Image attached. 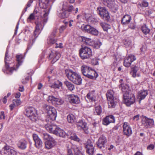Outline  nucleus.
<instances>
[{"label": "nucleus", "mask_w": 155, "mask_h": 155, "mask_svg": "<svg viewBox=\"0 0 155 155\" xmlns=\"http://www.w3.org/2000/svg\"><path fill=\"white\" fill-rule=\"evenodd\" d=\"M67 27L66 25H62L59 28V32L60 33H62L65 29Z\"/></svg>", "instance_id": "nucleus-55"}, {"label": "nucleus", "mask_w": 155, "mask_h": 155, "mask_svg": "<svg viewBox=\"0 0 155 155\" xmlns=\"http://www.w3.org/2000/svg\"><path fill=\"white\" fill-rule=\"evenodd\" d=\"M64 84L67 87L68 89L71 91L73 90L74 89V85L68 81H64Z\"/></svg>", "instance_id": "nucleus-38"}, {"label": "nucleus", "mask_w": 155, "mask_h": 155, "mask_svg": "<svg viewBox=\"0 0 155 155\" xmlns=\"http://www.w3.org/2000/svg\"><path fill=\"white\" fill-rule=\"evenodd\" d=\"M131 17L130 15H124L121 20V23L124 25L129 24L130 21Z\"/></svg>", "instance_id": "nucleus-30"}, {"label": "nucleus", "mask_w": 155, "mask_h": 155, "mask_svg": "<svg viewBox=\"0 0 155 155\" xmlns=\"http://www.w3.org/2000/svg\"><path fill=\"white\" fill-rule=\"evenodd\" d=\"M123 133L127 136H130L132 134V131L130 127L127 123H124L123 125Z\"/></svg>", "instance_id": "nucleus-19"}, {"label": "nucleus", "mask_w": 155, "mask_h": 155, "mask_svg": "<svg viewBox=\"0 0 155 155\" xmlns=\"http://www.w3.org/2000/svg\"><path fill=\"white\" fill-rule=\"evenodd\" d=\"M45 127L46 129L49 132L61 137L65 138L69 136L71 134V131H68L67 133H66L63 130L56 125H52L51 124H46Z\"/></svg>", "instance_id": "nucleus-3"}, {"label": "nucleus", "mask_w": 155, "mask_h": 155, "mask_svg": "<svg viewBox=\"0 0 155 155\" xmlns=\"http://www.w3.org/2000/svg\"><path fill=\"white\" fill-rule=\"evenodd\" d=\"M98 33L99 32L98 31L92 26L91 27L89 33V34L95 36H97Z\"/></svg>", "instance_id": "nucleus-41"}, {"label": "nucleus", "mask_w": 155, "mask_h": 155, "mask_svg": "<svg viewBox=\"0 0 155 155\" xmlns=\"http://www.w3.org/2000/svg\"><path fill=\"white\" fill-rule=\"evenodd\" d=\"M67 119L69 123H72L74 122L75 120V118L74 115L72 114H70L68 115Z\"/></svg>", "instance_id": "nucleus-44"}, {"label": "nucleus", "mask_w": 155, "mask_h": 155, "mask_svg": "<svg viewBox=\"0 0 155 155\" xmlns=\"http://www.w3.org/2000/svg\"><path fill=\"white\" fill-rule=\"evenodd\" d=\"M107 142V140L105 137H100L96 143L97 147L101 149L104 148Z\"/></svg>", "instance_id": "nucleus-18"}, {"label": "nucleus", "mask_w": 155, "mask_h": 155, "mask_svg": "<svg viewBox=\"0 0 155 155\" xmlns=\"http://www.w3.org/2000/svg\"><path fill=\"white\" fill-rule=\"evenodd\" d=\"M147 94L148 93L147 91H140L139 92L138 94V98L140 101L141 100L145 98Z\"/></svg>", "instance_id": "nucleus-33"}, {"label": "nucleus", "mask_w": 155, "mask_h": 155, "mask_svg": "<svg viewBox=\"0 0 155 155\" xmlns=\"http://www.w3.org/2000/svg\"><path fill=\"white\" fill-rule=\"evenodd\" d=\"M68 99L69 102L71 103L78 104L80 102V99L77 95H70L68 97Z\"/></svg>", "instance_id": "nucleus-25"}, {"label": "nucleus", "mask_w": 155, "mask_h": 155, "mask_svg": "<svg viewBox=\"0 0 155 155\" xmlns=\"http://www.w3.org/2000/svg\"><path fill=\"white\" fill-rule=\"evenodd\" d=\"M42 11L43 12V16H42V21H38L35 22V29L34 32V35L31 39L33 42H34L35 39L40 33L41 31L43 29L44 25L47 22L48 20L49 10L46 9H43Z\"/></svg>", "instance_id": "nucleus-2"}, {"label": "nucleus", "mask_w": 155, "mask_h": 155, "mask_svg": "<svg viewBox=\"0 0 155 155\" xmlns=\"http://www.w3.org/2000/svg\"><path fill=\"white\" fill-rule=\"evenodd\" d=\"M74 145H72L71 143H70L67 144V147L68 150L67 155H74L72 149H73V146Z\"/></svg>", "instance_id": "nucleus-37"}, {"label": "nucleus", "mask_w": 155, "mask_h": 155, "mask_svg": "<svg viewBox=\"0 0 155 155\" xmlns=\"http://www.w3.org/2000/svg\"><path fill=\"white\" fill-rule=\"evenodd\" d=\"M144 120H143L142 124L146 128H151L153 127L154 125V122L153 119H149L146 117H144Z\"/></svg>", "instance_id": "nucleus-17"}, {"label": "nucleus", "mask_w": 155, "mask_h": 155, "mask_svg": "<svg viewBox=\"0 0 155 155\" xmlns=\"http://www.w3.org/2000/svg\"><path fill=\"white\" fill-rule=\"evenodd\" d=\"M86 97L87 98L91 101L94 102L96 101V94L94 91L89 92L87 94Z\"/></svg>", "instance_id": "nucleus-31"}, {"label": "nucleus", "mask_w": 155, "mask_h": 155, "mask_svg": "<svg viewBox=\"0 0 155 155\" xmlns=\"http://www.w3.org/2000/svg\"><path fill=\"white\" fill-rule=\"evenodd\" d=\"M76 125L79 130L84 131L85 133L87 134L89 131L87 123L82 120H80L77 123Z\"/></svg>", "instance_id": "nucleus-13"}, {"label": "nucleus", "mask_w": 155, "mask_h": 155, "mask_svg": "<svg viewBox=\"0 0 155 155\" xmlns=\"http://www.w3.org/2000/svg\"><path fill=\"white\" fill-rule=\"evenodd\" d=\"M119 87L121 88L123 94H130L128 85L121 83L120 84Z\"/></svg>", "instance_id": "nucleus-29"}, {"label": "nucleus", "mask_w": 155, "mask_h": 155, "mask_svg": "<svg viewBox=\"0 0 155 155\" xmlns=\"http://www.w3.org/2000/svg\"><path fill=\"white\" fill-rule=\"evenodd\" d=\"M56 41V40L54 37L50 36L47 40V43L48 44L52 45L54 44Z\"/></svg>", "instance_id": "nucleus-47"}, {"label": "nucleus", "mask_w": 155, "mask_h": 155, "mask_svg": "<svg viewBox=\"0 0 155 155\" xmlns=\"http://www.w3.org/2000/svg\"><path fill=\"white\" fill-rule=\"evenodd\" d=\"M24 113L27 116L33 121H35L38 119V115L37 110L33 107L26 108Z\"/></svg>", "instance_id": "nucleus-7"}, {"label": "nucleus", "mask_w": 155, "mask_h": 155, "mask_svg": "<svg viewBox=\"0 0 155 155\" xmlns=\"http://www.w3.org/2000/svg\"><path fill=\"white\" fill-rule=\"evenodd\" d=\"M56 99L55 100V102L54 103V105H60L63 104L64 101L61 98L58 97H56Z\"/></svg>", "instance_id": "nucleus-53"}, {"label": "nucleus", "mask_w": 155, "mask_h": 155, "mask_svg": "<svg viewBox=\"0 0 155 155\" xmlns=\"http://www.w3.org/2000/svg\"><path fill=\"white\" fill-rule=\"evenodd\" d=\"M124 44L126 47H130L131 46V42L130 41H125L124 42Z\"/></svg>", "instance_id": "nucleus-60"}, {"label": "nucleus", "mask_w": 155, "mask_h": 155, "mask_svg": "<svg viewBox=\"0 0 155 155\" xmlns=\"http://www.w3.org/2000/svg\"><path fill=\"white\" fill-rule=\"evenodd\" d=\"M45 107L48 115L46 117V120L51 122V121L55 120L57 115L56 109L53 107L49 105H45Z\"/></svg>", "instance_id": "nucleus-6"}, {"label": "nucleus", "mask_w": 155, "mask_h": 155, "mask_svg": "<svg viewBox=\"0 0 155 155\" xmlns=\"http://www.w3.org/2000/svg\"><path fill=\"white\" fill-rule=\"evenodd\" d=\"M97 10L101 18L106 21L109 20L110 18L109 14L105 7H98L97 8Z\"/></svg>", "instance_id": "nucleus-11"}, {"label": "nucleus", "mask_w": 155, "mask_h": 155, "mask_svg": "<svg viewBox=\"0 0 155 155\" xmlns=\"http://www.w3.org/2000/svg\"><path fill=\"white\" fill-rule=\"evenodd\" d=\"M138 70V67L135 66L134 68L131 72L132 76L133 77L135 78L136 77H139L140 76V74L137 72Z\"/></svg>", "instance_id": "nucleus-36"}, {"label": "nucleus", "mask_w": 155, "mask_h": 155, "mask_svg": "<svg viewBox=\"0 0 155 155\" xmlns=\"http://www.w3.org/2000/svg\"><path fill=\"white\" fill-rule=\"evenodd\" d=\"M4 153L8 155H17V153L13 149L9 148V146H5L3 148Z\"/></svg>", "instance_id": "nucleus-26"}, {"label": "nucleus", "mask_w": 155, "mask_h": 155, "mask_svg": "<svg viewBox=\"0 0 155 155\" xmlns=\"http://www.w3.org/2000/svg\"><path fill=\"white\" fill-rule=\"evenodd\" d=\"M57 14L59 17L64 18L68 17L69 16V13H68L66 9H64L63 5L62 9L58 11Z\"/></svg>", "instance_id": "nucleus-24"}, {"label": "nucleus", "mask_w": 155, "mask_h": 155, "mask_svg": "<svg viewBox=\"0 0 155 155\" xmlns=\"http://www.w3.org/2000/svg\"><path fill=\"white\" fill-rule=\"evenodd\" d=\"M124 102L127 106H129L133 104L135 99L134 95L131 93L123 94Z\"/></svg>", "instance_id": "nucleus-10"}, {"label": "nucleus", "mask_w": 155, "mask_h": 155, "mask_svg": "<svg viewBox=\"0 0 155 155\" xmlns=\"http://www.w3.org/2000/svg\"><path fill=\"white\" fill-rule=\"evenodd\" d=\"M53 0H39V5L41 8H42L41 11L39 12L36 9H35L33 13L36 17L41 16L42 15L43 16V12L42 11L43 9H46L49 10V13L50 8H47L48 6L51 5L53 3Z\"/></svg>", "instance_id": "nucleus-5"}, {"label": "nucleus", "mask_w": 155, "mask_h": 155, "mask_svg": "<svg viewBox=\"0 0 155 155\" xmlns=\"http://www.w3.org/2000/svg\"><path fill=\"white\" fill-rule=\"evenodd\" d=\"M56 99V97H54L53 95H51L48 97L47 98V100L49 103H51L53 104H54L55 101V100Z\"/></svg>", "instance_id": "nucleus-46"}, {"label": "nucleus", "mask_w": 155, "mask_h": 155, "mask_svg": "<svg viewBox=\"0 0 155 155\" xmlns=\"http://www.w3.org/2000/svg\"><path fill=\"white\" fill-rule=\"evenodd\" d=\"M140 49L141 54L143 53L146 51V47L145 46H143Z\"/></svg>", "instance_id": "nucleus-63"}, {"label": "nucleus", "mask_w": 155, "mask_h": 155, "mask_svg": "<svg viewBox=\"0 0 155 155\" xmlns=\"http://www.w3.org/2000/svg\"><path fill=\"white\" fill-rule=\"evenodd\" d=\"M82 41L86 45L92 46L94 45V41L91 38L85 37H82Z\"/></svg>", "instance_id": "nucleus-32"}, {"label": "nucleus", "mask_w": 155, "mask_h": 155, "mask_svg": "<svg viewBox=\"0 0 155 155\" xmlns=\"http://www.w3.org/2000/svg\"><path fill=\"white\" fill-rule=\"evenodd\" d=\"M141 29L145 35L147 34L150 32V29L145 25H143L141 27Z\"/></svg>", "instance_id": "nucleus-45"}, {"label": "nucleus", "mask_w": 155, "mask_h": 155, "mask_svg": "<svg viewBox=\"0 0 155 155\" xmlns=\"http://www.w3.org/2000/svg\"><path fill=\"white\" fill-rule=\"evenodd\" d=\"M9 47L8 46L7 48L6 51L5 57V62L6 67V70L5 71L3 69V71L5 73H6L7 74H12L13 71H16L18 68L19 66V55L17 54L16 56V60L17 62V63L15 66L12 67V65H11L12 62H10L12 59V55H10L8 54Z\"/></svg>", "instance_id": "nucleus-1"}, {"label": "nucleus", "mask_w": 155, "mask_h": 155, "mask_svg": "<svg viewBox=\"0 0 155 155\" xmlns=\"http://www.w3.org/2000/svg\"><path fill=\"white\" fill-rule=\"evenodd\" d=\"M27 142L24 140H21L20 143V148L24 150L26 147Z\"/></svg>", "instance_id": "nucleus-48"}, {"label": "nucleus", "mask_w": 155, "mask_h": 155, "mask_svg": "<svg viewBox=\"0 0 155 155\" xmlns=\"http://www.w3.org/2000/svg\"><path fill=\"white\" fill-rule=\"evenodd\" d=\"M62 43H60L59 44L56 43V46L55 47V48H61L63 47L62 46Z\"/></svg>", "instance_id": "nucleus-64"}, {"label": "nucleus", "mask_w": 155, "mask_h": 155, "mask_svg": "<svg viewBox=\"0 0 155 155\" xmlns=\"http://www.w3.org/2000/svg\"><path fill=\"white\" fill-rule=\"evenodd\" d=\"M85 145L87 153L90 155H93L94 151V147L91 140H88L85 143Z\"/></svg>", "instance_id": "nucleus-15"}, {"label": "nucleus", "mask_w": 155, "mask_h": 155, "mask_svg": "<svg viewBox=\"0 0 155 155\" xmlns=\"http://www.w3.org/2000/svg\"><path fill=\"white\" fill-rule=\"evenodd\" d=\"M114 92L112 90H109L106 94V96L108 101V107L113 108L115 107L116 103L118 101V99L114 97Z\"/></svg>", "instance_id": "nucleus-8"}, {"label": "nucleus", "mask_w": 155, "mask_h": 155, "mask_svg": "<svg viewBox=\"0 0 155 155\" xmlns=\"http://www.w3.org/2000/svg\"><path fill=\"white\" fill-rule=\"evenodd\" d=\"M65 73L68 78L74 84L80 85L81 84L82 79L81 76L71 70L66 69Z\"/></svg>", "instance_id": "nucleus-4"}, {"label": "nucleus", "mask_w": 155, "mask_h": 155, "mask_svg": "<svg viewBox=\"0 0 155 155\" xmlns=\"http://www.w3.org/2000/svg\"><path fill=\"white\" fill-rule=\"evenodd\" d=\"M35 17L36 16L33 13L31 14L28 18V21H29L34 20Z\"/></svg>", "instance_id": "nucleus-54"}, {"label": "nucleus", "mask_w": 155, "mask_h": 155, "mask_svg": "<svg viewBox=\"0 0 155 155\" xmlns=\"http://www.w3.org/2000/svg\"><path fill=\"white\" fill-rule=\"evenodd\" d=\"M19 105V99H14L12 101V104L9 106L10 109L12 110L15 107L18 106Z\"/></svg>", "instance_id": "nucleus-34"}, {"label": "nucleus", "mask_w": 155, "mask_h": 155, "mask_svg": "<svg viewBox=\"0 0 155 155\" xmlns=\"http://www.w3.org/2000/svg\"><path fill=\"white\" fill-rule=\"evenodd\" d=\"M79 52L80 56L83 59L89 58L92 55L91 49L87 46L81 48L79 50Z\"/></svg>", "instance_id": "nucleus-9"}, {"label": "nucleus", "mask_w": 155, "mask_h": 155, "mask_svg": "<svg viewBox=\"0 0 155 155\" xmlns=\"http://www.w3.org/2000/svg\"><path fill=\"white\" fill-rule=\"evenodd\" d=\"M73 149L74 151V155H83L81 147H78L77 145H74L73 146Z\"/></svg>", "instance_id": "nucleus-28"}, {"label": "nucleus", "mask_w": 155, "mask_h": 155, "mask_svg": "<svg viewBox=\"0 0 155 155\" xmlns=\"http://www.w3.org/2000/svg\"><path fill=\"white\" fill-rule=\"evenodd\" d=\"M115 121L114 117L112 115L106 116L103 120V124L105 125H107L110 123H114Z\"/></svg>", "instance_id": "nucleus-21"}, {"label": "nucleus", "mask_w": 155, "mask_h": 155, "mask_svg": "<svg viewBox=\"0 0 155 155\" xmlns=\"http://www.w3.org/2000/svg\"><path fill=\"white\" fill-rule=\"evenodd\" d=\"M101 26L103 30L108 32V30L111 28V26L105 23H102L101 24Z\"/></svg>", "instance_id": "nucleus-43"}, {"label": "nucleus", "mask_w": 155, "mask_h": 155, "mask_svg": "<svg viewBox=\"0 0 155 155\" xmlns=\"http://www.w3.org/2000/svg\"><path fill=\"white\" fill-rule=\"evenodd\" d=\"M57 28H55L54 29L52 32L51 35L50 36H51V37H53L54 38V36L56 35V33L57 32Z\"/></svg>", "instance_id": "nucleus-62"}, {"label": "nucleus", "mask_w": 155, "mask_h": 155, "mask_svg": "<svg viewBox=\"0 0 155 155\" xmlns=\"http://www.w3.org/2000/svg\"><path fill=\"white\" fill-rule=\"evenodd\" d=\"M63 8L64 9H66L68 13L71 12L74 14H76L78 10V8H75L74 6L70 5L67 2H65L64 4Z\"/></svg>", "instance_id": "nucleus-16"}, {"label": "nucleus", "mask_w": 155, "mask_h": 155, "mask_svg": "<svg viewBox=\"0 0 155 155\" xmlns=\"http://www.w3.org/2000/svg\"><path fill=\"white\" fill-rule=\"evenodd\" d=\"M136 60L135 57L133 55H129L124 60V66L127 67H130L131 63Z\"/></svg>", "instance_id": "nucleus-20"}, {"label": "nucleus", "mask_w": 155, "mask_h": 155, "mask_svg": "<svg viewBox=\"0 0 155 155\" xmlns=\"http://www.w3.org/2000/svg\"><path fill=\"white\" fill-rule=\"evenodd\" d=\"M91 64L93 65H97L98 64L97 60L96 59H93L91 61Z\"/></svg>", "instance_id": "nucleus-59"}, {"label": "nucleus", "mask_w": 155, "mask_h": 155, "mask_svg": "<svg viewBox=\"0 0 155 155\" xmlns=\"http://www.w3.org/2000/svg\"><path fill=\"white\" fill-rule=\"evenodd\" d=\"M102 110L101 107L99 106L95 107L94 113L95 114L99 115L101 113Z\"/></svg>", "instance_id": "nucleus-49"}, {"label": "nucleus", "mask_w": 155, "mask_h": 155, "mask_svg": "<svg viewBox=\"0 0 155 155\" xmlns=\"http://www.w3.org/2000/svg\"><path fill=\"white\" fill-rule=\"evenodd\" d=\"M84 67H86L88 68L86 69V70L85 69V68H84V71L86 73H87L88 72L87 71H88V70H89L90 69V67H89L86 65H83L81 67V69L82 73L83 75V72L82 71V69H83V68Z\"/></svg>", "instance_id": "nucleus-56"}, {"label": "nucleus", "mask_w": 155, "mask_h": 155, "mask_svg": "<svg viewBox=\"0 0 155 155\" xmlns=\"http://www.w3.org/2000/svg\"><path fill=\"white\" fill-rule=\"evenodd\" d=\"M44 139L49 141L52 139H54L49 134L47 133H44L43 134Z\"/></svg>", "instance_id": "nucleus-50"}, {"label": "nucleus", "mask_w": 155, "mask_h": 155, "mask_svg": "<svg viewBox=\"0 0 155 155\" xmlns=\"http://www.w3.org/2000/svg\"><path fill=\"white\" fill-rule=\"evenodd\" d=\"M92 26L89 25H83L81 28L83 31L89 33Z\"/></svg>", "instance_id": "nucleus-35"}, {"label": "nucleus", "mask_w": 155, "mask_h": 155, "mask_svg": "<svg viewBox=\"0 0 155 155\" xmlns=\"http://www.w3.org/2000/svg\"><path fill=\"white\" fill-rule=\"evenodd\" d=\"M56 144V143L55 140L52 139L45 142V147L46 148L49 149L53 147Z\"/></svg>", "instance_id": "nucleus-27"}, {"label": "nucleus", "mask_w": 155, "mask_h": 155, "mask_svg": "<svg viewBox=\"0 0 155 155\" xmlns=\"http://www.w3.org/2000/svg\"><path fill=\"white\" fill-rule=\"evenodd\" d=\"M94 45H92V46H93L97 48H99L102 45L101 42L99 41H94Z\"/></svg>", "instance_id": "nucleus-52"}, {"label": "nucleus", "mask_w": 155, "mask_h": 155, "mask_svg": "<svg viewBox=\"0 0 155 155\" xmlns=\"http://www.w3.org/2000/svg\"><path fill=\"white\" fill-rule=\"evenodd\" d=\"M60 56L59 52L53 50L51 51L48 57L49 59L52 60L51 62L54 63L58 60Z\"/></svg>", "instance_id": "nucleus-14"}, {"label": "nucleus", "mask_w": 155, "mask_h": 155, "mask_svg": "<svg viewBox=\"0 0 155 155\" xmlns=\"http://www.w3.org/2000/svg\"><path fill=\"white\" fill-rule=\"evenodd\" d=\"M85 18L88 22H90L91 19V16L90 14H85Z\"/></svg>", "instance_id": "nucleus-57"}, {"label": "nucleus", "mask_w": 155, "mask_h": 155, "mask_svg": "<svg viewBox=\"0 0 155 155\" xmlns=\"http://www.w3.org/2000/svg\"><path fill=\"white\" fill-rule=\"evenodd\" d=\"M62 85V83L61 82L59 81H57L51 84L50 86L51 87L54 88H59Z\"/></svg>", "instance_id": "nucleus-40"}, {"label": "nucleus", "mask_w": 155, "mask_h": 155, "mask_svg": "<svg viewBox=\"0 0 155 155\" xmlns=\"http://www.w3.org/2000/svg\"><path fill=\"white\" fill-rule=\"evenodd\" d=\"M141 5L143 7H147L148 6V3L146 1H143L141 4Z\"/></svg>", "instance_id": "nucleus-58"}, {"label": "nucleus", "mask_w": 155, "mask_h": 155, "mask_svg": "<svg viewBox=\"0 0 155 155\" xmlns=\"http://www.w3.org/2000/svg\"><path fill=\"white\" fill-rule=\"evenodd\" d=\"M67 137L68 138H69L71 139L74 140V141H79V139L76 135L74 133H72L71 131L69 136Z\"/></svg>", "instance_id": "nucleus-42"}, {"label": "nucleus", "mask_w": 155, "mask_h": 155, "mask_svg": "<svg viewBox=\"0 0 155 155\" xmlns=\"http://www.w3.org/2000/svg\"><path fill=\"white\" fill-rule=\"evenodd\" d=\"M33 2V0H29L28 1L27 3L26 7L25 8L24 10L22 11V12L21 16H22L25 13V12L26 11L27 8L28 7H29L31 6V4Z\"/></svg>", "instance_id": "nucleus-51"}, {"label": "nucleus", "mask_w": 155, "mask_h": 155, "mask_svg": "<svg viewBox=\"0 0 155 155\" xmlns=\"http://www.w3.org/2000/svg\"><path fill=\"white\" fill-rule=\"evenodd\" d=\"M84 68H85L86 70V69L88 68L86 67H84L83 68L82 71L83 75L84 76L91 79H93L94 78H96L98 77V74L94 70L92 69L91 68L89 70H88V71H87V73H86L84 71Z\"/></svg>", "instance_id": "nucleus-12"}, {"label": "nucleus", "mask_w": 155, "mask_h": 155, "mask_svg": "<svg viewBox=\"0 0 155 155\" xmlns=\"http://www.w3.org/2000/svg\"><path fill=\"white\" fill-rule=\"evenodd\" d=\"M139 117L140 115L139 114L134 116L133 117V119L135 121H137L139 119Z\"/></svg>", "instance_id": "nucleus-61"}, {"label": "nucleus", "mask_w": 155, "mask_h": 155, "mask_svg": "<svg viewBox=\"0 0 155 155\" xmlns=\"http://www.w3.org/2000/svg\"><path fill=\"white\" fill-rule=\"evenodd\" d=\"M103 4L109 8H117V5L115 4L114 0H101Z\"/></svg>", "instance_id": "nucleus-23"}, {"label": "nucleus", "mask_w": 155, "mask_h": 155, "mask_svg": "<svg viewBox=\"0 0 155 155\" xmlns=\"http://www.w3.org/2000/svg\"><path fill=\"white\" fill-rule=\"evenodd\" d=\"M33 137L35 142V147L38 148H41L42 146V142L39 137L38 135L35 134L33 135Z\"/></svg>", "instance_id": "nucleus-22"}, {"label": "nucleus", "mask_w": 155, "mask_h": 155, "mask_svg": "<svg viewBox=\"0 0 155 155\" xmlns=\"http://www.w3.org/2000/svg\"><path fill=\"white\" fill-rule=\"evenodd\" d=\"M27 74L28 75V76H26L25 78V80L23 79L22 80V83L24 84H26L29 80V77L32 75L33 74V72L32 71H31L30 72H28Z\"/></svg>", "instance_id": "nucleus-39"}]
</instances>
